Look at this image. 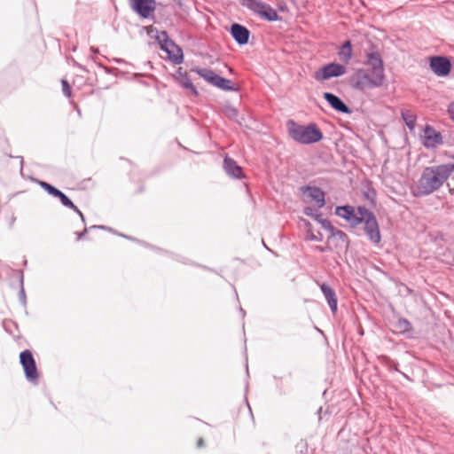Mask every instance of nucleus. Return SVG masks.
Here are the masks:
<instances>
[{
	"label": "nucleus",
	"mask_w": 454,
	"mask_h": 454,
	"mask_svg": "<svg viewBox=\"0 0 454 454\" xmlns=\"http://www.w3.org/2000/svg\"><path fill=\"white\" fill-rule=\"evenodd\" d=\"M402 118L410 130H413L416 125V116L410 111H403Z\"/></svg>",
	"instance_id": "obj_25"
},
{
	"label": "nucleus",
	"mask_w": 454,
	"mask_h": 454,
	"mask_svg": "<svg viewBox=\"0 0 454 454\" xmlns=\"http://www.w3.org/2000/svg\"><path fill=\"white\" fill-rule=\"evenodd\" d=\"M91 51H93L94 53H98V49H95L94 47H91L90 48Z\"/></svg>",
	"instance_id": "obj_41"
},
{
	"label": "nucleus",
	"mask_w": 454,
	"mask_h": 454,
	"mask_svg": "<svg viewBox=\"0 0 454 454\" xmlns=\"http://www.w3.org/2000/svg\"><path fill=\"white\" fill-rule=\"evenodd\" d=\"M91 229H101V230H109V231H112L111 228H108L105 225H93L90 227Z\"/></svg>",
	"instance_id": "obj_35"
},
{
	"label": "nucleus",
	"mask_w": 454,
	"mask_h": 454,
	"mask_svg": "<svg viewBox=\"0 0 454 454\" xmlns=\"http://www.w3.org/2000/svg\"><path fill=\"white\" fill-rule=\"evenodd\" d=\"M262 12L260 13V17L268 21H276L280 19L277 11L273 9L270 4H266L263 6Z\"/></svg>",
	"instance_id": "obj_21"
},
{
	"label": "nucleus",
	"mask_w": 454,
	"mask_h": 454,
	"mask_svg": "<svg viewBox=\"0 0 454 454\" xmlns=\"http://www.w3.org/2000/svg\"><path fill=\"white\" fill-rule=\"evenodd\" d=\"M192 72L196 73L202 77L208 83L213 86L215 85L216 79L219 74H215L213 70L208 68L193 67L191 69Z\"/></svg>",
	"instance_id": "obj_18"
},
{
	"label": "nucleus",
	"mask_w": 454,
	"mask_h": 454,
	"mask_svg": "<svg viewBox=\"0 0 454 454\" xmlns=\"http://www.w3.org/2000/svg\"><path fill=\"white\" fill-rule=\"evenodd\" d=\"M223 168L227 175L232 178L240 179L244 176L241 167H239L234 160L229 157H225L223 160Z\"/></svg>",
	"instance_id": "obj_16"
},
{
	"label": "nucleus",
	"mask_w": 454,
	"mask_h": 454,
	"mask_svg": "<svg viewBox=\"0 0 454 454\" xmlns=\"http://www.w3.org/2000/svg\"><path fill=\"white\" fill-rule=\"evenodd\" d=\"M51 196L58 198L64 207H68L74 211H78V207L73 203V201L58 188L55 190Z\"/></svg>",
	"instance_id": "obj_22"
},
{
	"label": "nucleus",
	"mask_w": 454,
	"mask_h": 454,
	"mask_svg": "<svg viewBox=\"0 0 454 454\" xmlns=\"http://www.w3.org/2000/svg\"><path fill=\"white\" fill-rule=\"evenodd\" d=\"M61 83H62L63 94L66 97L70 98L71 97V87H70L69 83L66 80H62Z\"/></svg>",
	"instance_id": "obj_29"
},
{
	"label": "nucleus",
	"mask_w": 454,
	"mask_h": 454,
	"mask_svg": "<svg viewBox=\"0 0 454 454\" xmlns=\"http://www.w3.org/2000/svg\"><path fill=\"white\" fill-rule=\"evenodd\" d=\"M263 247H266V250H269V247H267L266 244H263Z\"/></svg>",
	"instance_id": "obj_46"
},
{
	"label": "nucleus",
	"mask_w": 454,
	"mask_h": 454,
	"mask_svg": "<svg viewBox=\"0 0 454 454\" xmlns=\"http://www.w3.org/2000/svg\"><path fill=\"white\" fill-rule=\"evenodd\" d=\"M230 33L238 44L245 45L248 43L250 31L245 26L233 23L231 26Z\"/></svg>",
	"instance_id": "obj_13"
},
{
	"label": "nucleus",
	"mask_w": 454,
	"mask_h": 454,
	"mask_svg": "<svg viewBox=\"0 0 454 454\" xmlns=\"http://www.w3.org/2000/svg\"><path fill=\"white\" fill-rule=\"evenodd\" d=\"M448 113H449L450 118L454 121V101L449 105Z\"/></svg>",
	"instance_id": "obj_33"
},
{
	"label": "nucleus",
	"mask_w": 454,
	"mask_h": 454,
	"mask_svg": "<svg viewBox=\"0 0 454 454\" xmlns=\"http://www.w3.org/2000/svg\"><path fill=\"white\" fill-rule=\"evenodd\" d=\"M132 10L141 18L147 19L156 9L155 0H129Z\"/></svg>",
	"instance_id": "obj_10"
},
{
	"label": "nucleus",
	"mask_w": 454,
	"mask_h": 454,
	"mask_svg": "<svg viewBox=\"0 0 454 454\" xmlns=\"http://www.w3.org/2000/svg\"><path fill=\"white\" fill-rule=\"evenodd\" d=\"M338 56L340 60L348 63L352 58V45L349 40L344 42L338 51Z\"/></svg>",
	"instance_id": "obj_19"
},
{
	"label": "nucleus",
	"mask_w": 454,
	"mask_h": 454,
	"mask_svg": "<svg viewBox=\"0 0 454 454\" xmlns=\"http://www.w3.org/2000/svg\"><path fill=\"white\" fill-rule=\"evenodd\" d=\"M20 361L24 369L26 378L29 381H36L38 378V372L35 358L31 351L26 349L20 354Z\"/></svg>",
	"instance_id": "obj_7"
},
{
	"label": "nucleus",
	"mask_w": 454,
	"mask_h": 454,
	"mask_svg": "<svg viewBox=\"0 0 454 454\" xmlns=\"http://www.w3.org/2000/svg\"><path fill=\"white\" fill-rule=\"evenodd\" d=\"M442 144V136L433 127L427 125L424 129L423 145L426 148H434Z\"/></svg>",
	"instance_id": "obj_12"
},
{
	"label": "nucleus",
	"mask_w": 454,
	"mask_h": 454,
	"mask_svg": "<svg viewBox=\"0 0 454 454\" xmlns=\"http://www.w3.org/2000/svg\"><path fill=\"white\" fill-rule=\"evenodd\" d=\"M287 130L290 137L301 145H311L323 139V133L316 123L303 126L289 120L287 121Z\"/></svg>",
	"instance_id": "obj_3"
},
{
	"label": "nucleus",
	"mask_w": 454,
	"mask_h": 454,
	"mask_svg": "<svg viewBox=\"0 0 454 454\" xmlns=\"http://www.w3.org/2000/svg\"><path fill=\"white\" fill-rule=\"evenodd\" d=\"M88 231V229L87 228H84L83 231L82 232H76V235H77V239L80 240L82 239L85 234L87 233Z\"/></svg>",
	"instance_id": "obj_34"
},
{
	"label": "nucleus",
	"mask_w": 454,
	"mask_h": 454,
	"mask_svg": "<svg viewBox=\"0 0 454 454\" xmlns=\"http://www.w3.org/2000/svg\"><path fill=\"white\" fill-rule=\"evenodd\" d=\"M335 215L348 221L353 227L364 223V230L369 240L376 245L380 242L381 236L376 216L365 207H358L356 211L348 205L338 206L335 208Z\"/></svg>",
	"instance_id": "obj_1"
},
{
	"label": "nucleus",
	"mask_w": 454,
	"mask_h": 454,
	"mask_svg": "<svg viewBox=\"0 0 454 454\" xmlns=\"http://www.w3.org/2000/svg\"><path fill=\"white\" fill-rule=\"evenodd\" d=\"M231 114H234V115H237L238 114V112L236 109L232 108L231 109Z\"/></svg>",
	"instance_id": "obj_39"
},
{
	"label": "nucleus",
	"mask_w": 454,
	"mask_h": 454,
	"mask_svg": "<svg viewBox=\"0 0 454 454\" xmlns=\"http://www.w3.org/2000/svg\"><path fill=\"white\" fill-rule=\"evenodd\" d=\"M429 67L438 77H445L451 71V62L444 56H434L430 58Z\"/></svg>",
	"instance_id": "obj_9"
},
{
	"label": "nucleus",
	"mask_w": 454,
	"mask_h": 454,
	"mask_svg": "<svg viewBox=\"0 0 454 454\" xmlns=\"http://www.w3.org/2000/svg\"><path fill=\"white\" fill-rule=\"evenodd\" d=\"M323 97L334 110L348 114L352 113V110L338 96L331 92H325Z\"/></svg>",
	"instance_id": "obj_15"
},
{
	"label": "nucleus",
	"mask_w": 454,
	"mask_h": 454,
	"mask_svg": "<svg viewBox=\"0 0 454 454\" xmlns=\"http://www.w3.org/2000/svg\"><path fill=\"white\" fill-rule=\"evenodd\" d=\"M21 165L23 164V157H20Z\"/></svg>",
	"instance_id": "obj_43"
},
{
	"label": "nucleus",
	"mask_w": 454,
	"mask_h": 454,
	"mask_svg": "<svg viewBox=\"0 0 454 454\" xmlns=\"http://www.w3.org/2000/svg\"><path fill=\"white\" fill-rule=\"evenodd\" d=\"M301 192L306 195L311 201H314L318 208H321L325 204V194L324 191L317 186H302L300 188Z\"/></svg>",
	"instance_id": "obj_11"
},
{
	"label": "nucleus",
	"mask_w": 454,
	"mask_h": 454,
	"mask_svg": "<svg viewBox=\"0 0 454 454\" xmlns=\"http://www.w3.org/2000/svg\"><path fill=\"white\" fill-rule=\"evenodd\" d=\"M320 290L325 297L333 313L337 311V297L334 290L326 283L320 285Z\"/></svg>",
	"instance_id": "obj_17"
},
{
	"label": "nucleus",
	"mask_w": 454,
	"mask_h": 454,
	"mask_svg": "<svg viewBox=\"0 0 454 454\" xmlns=\"http://www.w3.org/2000/svg\"><path fill=\"white\" fill-rule=\"evenodd\" d=\"M365 64L371 68L372 74L385 81L384 63L378 51L366 53Z\"/></svg>",
	"instance_id": "obj_8"
},
{
	"label": "nucleus",
	"mask_w": 454,
	"mask_h": 454,
	"mask_svg": "<svg viewBox=\"0 0 454 454\" xmlns=\"http://www.w3.org/2000/svg\"><path fill=\"white\" fill-rule=\"evenodd\" d=\"M314 220H316L318 223H320L322 228L326 230L327 231L333 230V225L331 223V222L325 218H323L321 214L315 215Z\"/></svg>",
	"instance_id": "obj_26"
},
{
	"label": "nucleus",
	"mask_w": 454,
	"mask_h": 454,
	"mask_svg": "<svg viewBox=\"0 0 454 454\" xmlns=\"http://www.w3.org/2000/svg\"><path fill=\"white\" fill-rule=\"evenodd\" d=\"M239 311L243 316L245 315V310L242 308L239 309Z\"/></svg>",
	"instance_id": "obj_42"
},
{
	"label": "nucleus",
	"mask_w": 454,
	"mask_h": 454,
	"mask_svg": "<svg viewBox=\"0 0 454 454\" xmlns=\"http://www.w3.org/2000/svg\"><path fill=\"white\" fill-rule=\"evenodd\" d=\"M197 445H198L199 448L203 447L204 446V440L202 438H200L198 440Z\"/></svg>",
	"instance_id": "obj_38"
},
{
	"label": "nucleus",
	"mask_w": 454,
	"mask_h": 454,
	"mask_svg": "<svg viewBox=\"0 0 454 454\" xmlns=\"http://www.w3.org/2000/svg\"><path fill=\"white\" fill-rule=\"evenodd\" d=\"M215 87L219 88L224 91H234L236 88L233 86L232 82L229 79L218 75Z\"/></svg>",
	"instance_id": "obj_23"
},
{
	"label": "nucleus",
	"mask_w": 454,
	"mask_h": 454,
	"mask_svg": "<svg viewBox=\"0 0 454 454\" xmlns=\"http://www.w3.org/2000/svg\"><path fill=\"white\" fill-rule=\"evenodd\" d=\"M351 86L358 90L379 88L384 81L364 68L357 69L350 79Z\"/></svg>",
	"instance_id": "obj_4"
},
{
	"label": "nucleus",
	"mask_w": 454,
	"mask_h": 454,
	"mask_svg": "<svg viewBox=\"0 0 454 454\" xmlns=\"http://www.w3.org/2000/svg\"><path fill=\"white\" fill-rule=\"evenodd\" d=\"M39 184L40 186L44 190L46 191L50 195H52V193L55 192V190L57 189L56 187H54L53 185L44 182V181H39Z\"/></svg>",
	"instance_id": "obj_28"
},
{
	"label": "nucleus",
	"mask_w": 454,
	"mask_h": 454,
	"mask_svg": "<svg viewBox=\"0 0 454 454\" xmlns=\"http://www.w3.org/2000/svg\"><path fill=\"white\" fill-rule=\"evenodd\" d=\"M396 331L400 333L405 334L412 332L411 322L406 318H399L395 325Z\"/></svg>",
	"instance_id": "obj_24"
},
{
	"label": "nucleus",
	"mask_w": 454,
	"mask_h": 454,
	"mask_svg": "<svg viewBox=\"0 0 454 454\" xmlns=\"http://www.w3.org/2000/svg\"><path fill=\"white\" fill-rule=\"evenodd\" d=\"M263 247H266V250H269V247H267L266 244H263Z\"/></svg>",
	"instance_id": "obj_45"
},
{
	"label": "nucleus",
	"mask_w": 454,
	"mask_h": 454,
	"mask_svg": "<svg viewBox=\"0 0 454 454\" xmlns=\"http://www.w3.org/2000/svg\"><path fill=\"white\" fill-rule=\"evenodd\" d=\"M346 73V67L339 63H329L318 69L315 74L317 81H326L333 77H339Z\"/></svg>",
	"instance_id": "obj_6"
},
{
	"label": "nucleus",
	"mask_w": 454,
	"mask_h": 454,
	"mask_svg": "<svg viewBox=\"0 0 454 454\" xmlns=\"http://www.w3.org/2000/svg\"><path fill=\"white\" fill-rule=\"evenodd\" d=\"M454 172V163L427 167L418 181V192L421 196H428L438 191Z\"/></svg>",
	"instance_id": "obj_2"
},
{
	"label": "nucleus",
	"mask_w": 454,
	"mask_h": 454,
	"mask_svg": "<svg viewBox=\"0 0 454 454\" xmlns=\"http://www.w3.org/2000/svg\"><path fill=\"white\" fill-rule=\"evenodd\" d=\"M263 247H266V250H269V247H267L266 244H263Z\"/></svg>",
	"instance_id": "obj_44"
},
{
	"label": "nucleus",
	"mask_w": 454,
	"mask_h": 454,
	"mask_svg": "<svg viewBox=\"0 0 454 454\" xmlns=\"http://www.w3.org/2000/svg\"><path fill=\"white\" fill-rule=\"evenodd\" d=\"M174 79L179 86H181L184 90H190L191 94L194 97H197L199 95L196 87L192 82L187 73L183 72L182 67H179L176 70V72L174 74Z\"/></svg>",
	"instance_id": "obj_14"
},
{
	"label": "nucleus",
	"mask_w": 454,
	"mask_h": 454,
	"mask_svg": "<svg viewBox=\"0 0 454 454\" xmlns=\"http://www.w3.org/2000/svg\"><path fill=\"white\" fill-rule=\"evenodd\" d=\"M156 40L160 45V49L168 53V59L176 65L184 61L182 49L169 39L166 31H161L156 36Z\"/></svg>",
	"instance_id": "obj_5"
},
{
	"label": "nucleus",
	"mask_w": 454,
	"mask_h": 454,
	"mask_svg": "<svg viewBox=\"0 0 454 454\" xmlns=\"http://www.w3.org/2000/svg\"><path fill=\"white\" fill-rule=\"evenodd\" d=\"M74 212L78 214V215L81 217V220L82 221V223H85V217H84L83 214L80 211V209L78 208V211H74Z\"/></svg>",
	"instance_id": "obj_36"
},
{
	"label": "nucleus",
	"mask_w": 454,
	"mask_h": 454,
	"mask_svg": "<svg viewBox=\"0 0 454 454\" xmlns=\"http://www.w3.org/2000/svg\"><path fill=\"white\" fill-rule=\"evenodd\" d=\"M241 4L259 16L265 3L261 0H242Z\"/></svg>",
	"instance_id": "obj_20"
},
{
	"label": "nucleus",
	"mask_w": 454,
	"mask_h": 454,
	"mask_svg": "<svg viewBox=\"0 0 454 454\" xmlns=\"http://www.w3.org/2000/svg\"><path fill=\"white\" fill-rule=\"evenodd\" d=\"M309 239L313 241H321L323 239V236L320 232H318L317 235L310 234L309 236Z\"/></svg>",
	"instance_id": "obj_32"
},
{
	"label": "nucleus",
	"mask_w": 454,
	"mask_h": 454,
	"mask_svg": "<svg viewBox=\"0 0 454 454\" xmlns=\"http://www.w3.org/2000/svg\"><path fill=\"white\" fill-rule=\"evenodd\" d=\"M20 286H21V289L20 291V298L21 300H23V301L25 302V291H24V288H23V271L22 270L20 271Z\"/></svg>",
	"instance_id": "obj_30"
},
{
	"label": "nucleus",
	"mask_w": 454,
	"mask_h": 454,
	"mask_svg": "<svg viewBox=\"0 0 454 454\" xmlns=\"http://www.w3.org/2000/svg\"><path fill=\"white\" fill-rule=\"evenodd\" d=\"M231 114H234V115H237L238 114V112L236 109L232 108L231 109Z\"/></svg>",
	"instance_id": "obj_40"
},
{
	"label": "nucleus",
	"mask_w": 454,
	"mask_h": 454,
	"mask_svg": "<svg viewBox=\"0 0 454 454\" xmlns=\"http://www.w3.org/2000/svg\"><path fill=\"white\" fill-rule=\"evenodd\" d=\"M329 233H330V238H336L342 243H345L348 241L347 234L344 231L336 229L334 226H333V230L330 231Z\"/></svg>",
	"instance_id": "obj_27"
},
{
	"label": "nucleus",
	"mask_w": 454,
	"mask_h": 454,
	"mask_svg": "<svg viewBox=\"0 0 454 454\" xmlns=\"http://www.w3.org/2000/svg\"><path fill=\"white\" fill-rule=\"evenodd\" d=\"M316 250L320 252V253H323V252H325L326 250V247L317 246L316 247Z\"/></svg>",
	"instance_id": "obj_37"
},
{
	"label": "nucleus",
	"mask_w": 454,
	"mask_h": 454,
	"mask_svg": "<svg viewBox=\"0 0 454 454\" xmlns=\"http://www.w3.org/2000/svg\"><path fill=\"white\" fill-rule=\"evenodd\" d=\"M304 214L307 215V216H309L313 219H315V215H318L317 213H315L314 212V209L309 207H307L304 208Z\"/></svg>",
	"instance_id": "obj_31"
}]
</instances>
